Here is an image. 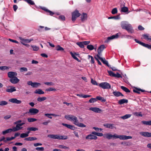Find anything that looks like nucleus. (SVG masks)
<instances>
[{
	"instance_id": "c756f323",
	"label": "nucleus",
	"mask_w": 151,
	"mask_h": 151,
	"mask_svg": "<svg viewBox=\"0 0 151 151\" xmlns=\"http://www.w3.org/2000/svg\"><path fill=\"white\" fill-rule=\"evenodd\" d=\"M34 93L39 94H44V92L42 89H38L35 90L34 91Z\"/></svg>"
},
{
	"instance_id": "864d4df0",
	"label": "nucleus",
	"mask_w": 151,
	"mask_h": 151,
	"mask_svg": "<svg viewBox=\"0 0 151 151\" xmlns=\"http://www.w3.org/2000/svg\"><path fill=\"white\" fill-rule=\"evenodd\" d=\"M117 12V10L116 8H115L112 9L111 11V13L112 14H114Z\"/></svg>"
},
{
	"instance_id": "cd10ccee",
	"label": "nucleus",
	"mask_w": 151,
	"mask_h": 151,
	"mask_svg": "<svg viewBox=\"0 0 151 151\" xmlns=\"http://www.w3.org/2000/svg\"><path fill=\"white\" fill-rule=\"evenodd\" d=\"M128 102V100L127 99H123L119 100L118 101V103L119 104H122L124 103H127Z\"/></svg>"
},
{
	"instance_id": "9d476101",
	"label": "nucleus",
	"mask_w": 151,
	"mask_h": 151,
	"mask_svg": "<svg viewBox=\"0 0 151 151\" xmlns=\"http://www.w3.org/2000/svg\"><path fill=\"white\" fill-rule=\"evenodd\" d=\"M9 81L13 84H16L19 81V80L16 76L15 77L10 78Z\"/></svg>"
},
{
	"instance_id": "aec40b11",
	"label": "nucleus",
	"mask_w": 151,
	"mask_h": 151,
	"mask_svg": "<svg viewBox=\"0 0 151 151\" xmlns=\"http://www.w3.org/2000/svg\"><path fill=\"white\" fill-rule=\"evenodd\" d=\"M73 123L75 125L81 127H85L86 126L83 123H79L77 119V121H75V122Z\"/></svg>"
},
{
	"instance_id": "a211bd4d",
	"label": "nucleus",
	"mask_w": 151,
	"mask_h": 151,
	"mask_svg": "<svg viewBox=\"0 0 151 151\" xmlns=\"http://www.w3.org/2000/svg\"><path fill=\"white\" fill-rule=\"evenodd\" d=\"M62 124L63 126L67 128L70 129L71 130H74L76 129V127L74 126L63 123H62Z\"/></svg>"
},
{
	"instance_id": "dca6fc26",
	"label": "nucleus",
	"mask_w": 151,
	"mask_h": 151,
	"mask_svg": "<svg viewBox=\"0 0 151 151\" xmlns=\"http://www.w3.org/2000/svg\"><path fill=\"white\" fill-rule=\"evenodd\" d=\"M105 48H106V47L104 45H100L99 47L97 50V52L98 53V54L97 55H100L102 51H103Z\"/></svg>"
},
{
	"instance_id": "c85d7f7f",
	"label": "nucleus",
	"mask_w": 151,
	"mask_h": 151,
	"mask_svg": "<svg viewBox=\"0 0 151 151\" xmlns=\"http://www.w3.org/2000/svg\"><path fill=\"white\" fill-rule=\"evenodd\" d=\"M96 99H97V101L98 100H100L102 102H105L106 101V99L100 96H97L96 97Z\"/></svg>"
},
{
	"instance_id": "69168bd1",
	"label": "nucleus",
	"mask_w": 151,
	"mask_h": 151,
	"mask_svg": "<svg viewBox=\"0 0 151 151\" xmlns=\"http://www.w3.org/2000/svg\"><path fill=\"white\" fill-rule=\"evenodd\" d=\"M45 116L50 119H52V118L51 116H52V114H45Z\"/></svg>"
},
{
	"instance_id": "b1692460",
	"label": "nucleus",
	"mask_w": 151,
	"mask_h": 151,
	"mask_svg": "<svg viewBox=\"0 0 151 151\" xmlns=\"http://www.w3.org/2000/svg\"><path fill=\"white\" fill-rule=\"evenodd\" d=\"M40 7V8L42 10L45 11L49 13L50 14L49 15H50L52 16L54 14L53 12L47 9L45 7Z\"/></svg>"
},
{
	"instance_id": "052dcab7",
	"label": "nucleus",
	"mask_w": 151,
	"mask_h": 151,
	"mask_svg": "<svg viewBox=\"0 0 151 151\" xmlns=\"http://www.w3.org/2000/svg\"><path fill=\"white\" fill-rule=\"evenodd\" d=\"M20 71L21 72L26 71H27V69L25 67H22L20 68Z\"/></svg>"
},
{
	"instance_id": "7ed1b4c3",
	"label": "nucleus",
	"mask_w": 151,
	"mask_h": 151,
	"mask_svg": "<svg viewBox=\"0 0 151 151\" xmlns=\"http://www.w3.org/2000/svg\"><path fill=\"white\" fill-rule=\"evenodd\" d=\"M81 14L79 13V11L76 9L72 13V20L73 22H74L76 18L81 15Z\"/></svg>"
},
{
	"instance_id": "5701e85b",
	"label": "nucleus",
	"mask_w": 151,
	"mask_h": 151,
	"mask_svg": "<svg viewBox=\"0 0 151 151\" xmlns=\"http://www.w3.org/2000/svg\"><path fill=\"white\" fill-rule=\"evenodd\" d=\"M135 89H134L133 90V91L134 93H135L138 94H140V91H141L142 92H143L145 91V90L142 89L141 88H135Z\"/></svg>"
},
{
	"instance_id": "f3484780",
	"label": "nucleus",
	"mask_w": 151,
	"mask_h": 151,
	"mask_svg": "<svg viewBox=\"0 0 151 151\" xmlns=\"http://www.w3.org/2000/svg\"><path fill=\"white\" fill-rule=\"evenodd\" d=\"M125 29L129 33H132L134 32V31L131 24L129 25L128 27L125 28Z\"/></svg>"
},
{
	"instance_id": "473e14b6",
	"label": "nucleus",
	"mask_w": 151,
	"mask_h": 151,
	"mask_svg": "<svg viewBox=\"0 0 151 151\" xmlns=\"http://www.w3.org/2000/svg\"><path fill=\"white\" fill-rule=\"evenodd\" d=\"M141 122L144 124L151 125V120L148 121H142Z\"/></svg>"
},
{
	"instance_id": "6e6d98bb",
	"label": "nucleus",
	"mask_w": 151,
	"mask_h": 151,
	"mask_svg": "<svg viewBox=\"0 0 151 151\" xmlns=\"http://www.w3.org/2000/svg\"><path fill=\"white\" fill-rule=\"evenodd\" d=\"M29 136V135H27L26 133H23L21 134L20 137L21 138H23L27 137Z\"/></svg>"
},
{
	"instance_id": "412c9836",
	"label": "nucleus",
	"mask_w": 151,
	"mask_h": 151,
	"mask_svg": "<svg viewBox=\"0 0 151 151\" xmlns=\"http://www.w3.org/2000/svg\"><path fill=\"white\" fill-rule=\"evenodd\" d=\"M86 139H94L96 140L97 139V136L93 135L92 134H90L88 135L86 137Z\"/></svg>"
},
{
	"instance_id": "e433bc0d",
	"label": "nucleus",
	"mask_w": 151,
	"mask_h": 151,
	"mask_svg": "<svg viewBox=\"0 0 151 151\" xmlns=\"http://www.w3.org/2000/svg\"><path fill=\"white\" fill-rule=\"evenodd\" d=\"M56 50L57 51H63L64 50V49L59 45H58L55 47Z\"/></svg>"
},
{
	"instance_id": "ea45409f",
	"label": "nucleus",
	"mask_w": 151,
	"mask_h": 151,
	"mask_svg": "<svg viewBox=\"0 0 151 151\" xmlns=\"http://www.w3.org/2000/svg\"><path fill=\"white\" fill-rule=\"evenodd\" d=\"M128 11V8L125 6H124L122 8L121 11L124 12H126Z\"/></svg>"
},
{
	"instance_id": "338daca9",
	"label": "nucleus",
	"mask_w": 151,
	"mask_h": 151,
	"mask_svg": "<svg viewBox=\"0 0 151 151\" xmlns=\"http://www.w3.org/2000/svg\"><path fill=\"white\" fill-rule=\"evenodd\" d=\"M44 84L46 85H48V86H53L54 85V83H53V82H45L44 83Z\"/></svg>"
},
{
	"instance_id": "20e7f679",
	"label": "nucleus",
	"mask_w": 151,
	"mask_h": 151,
	"mask_svg": "<svg viewBox=\"0 0 151 151\" xmlns=\"http://www.w3.org/2000/svg\"><path fill=\"white\" fill-rule=\"evenodd\" d=\"M99 86L104 89H109L111 87L110 84L106 82H102L100 83Z\"/></svg>"
},
{
	"instance_id": "f8f14e48",
	"label": "nucleus",
	"mask_w": 151,
	"mask_h": 151,
	"mask_svg": "<svg viewBox=\"0 0 151 151\" xmlns=\"http://www.w3.org/2000/svg\"><path fill=\"white\" fill-rule=\"evenodd\" d=\"M142 136L145 137H151V133L148 132H139Z\"/></svg>"
},
{
	"instance_id": "a19ab883",
	"label": "nucleus",
	"mask_w": 151,
	"mask_h": 151,
	"mask_svg": "<svg viewBox=\"0 0 151 151\" xmlns=\"http://www.w3.org/2000/svg\"><path fill=\"white\" fill-rule=\"evenodd\" d=\"M46 99L47 98L46 97H39L37 99V100L38 101L41 102L46 100Z\"/></svg>"
},
{
	"instance_id": "de8ad7c7",
	"label": "nucleus",
	"mask_w": 151,
	"mask_h": 151,
	"mask_svg": "<svg viewBox=\"0 0 151 151\" xmlns=\"http://www.w3.org/2000/svg\"><path fill=\"white\" fill-rule=\"evenodd\" d=\"M59 147L61 149H63L65 150L69 149V148L68 147L62 145H59Z\"/></svg>"
},
{
	"instance_id": "4d7b16f0",
	"label": "nucleus",
	"mask_w": 151,
	"mask_h": 151,
	"mask_svg": "<svg viewBox=\"0 0 151 151\" xmlns=\"http://www.w3.org/2000/svg\"><path fill=\"white\" fill-rule=\"evenodd\" d=\"M25 1L30 5H33L35 4L34 2L31 0H25Z\"/></svg>"
},
{
	"instance_id": "f257e3e1",
	"label": "nucleus",
	"mask_w": 151,
	"mask_h": 151,
	"mask_svg": "<svg viewBox=\"0 0 151 151\" xmlns=\"http://www.w3.org/2000/svg\"><path fill=\"white\" fill-rule=\"evenodd\" d=\"M98 136L101 137L103 136L105 138H106L108 139H115L119 138L122 140H126L129 139H132V137L131 136H127L125 135H117L115 133L112 135L111 134L109 133L104 134L103 135V134L102 133L97 132L96 135Z\"/></svg>"
},
{
	"instance_id": "c9c22d12",
	"label": "nucleus",
	"mask_w": 151,
	"mask_h": 151,
	"mask_svg": "<svg viewBox=\"0 0 151 151\" xmlns=\"http://www.w3.org/2000/svg\"><path fill=\"white\" fill-rule=\"evenodd\" d=\"M41 85V84L39 83L34 82L33 83L32 87L33 88H37Z\"/></svg>"
},
{
	"instance_id": "7c9ffc66",
	"label": "nucleus",
	"mask_w": 151,
	"mask_h": 151,
	"mask_svg": "<svg viewBox=\"0 0 151 151\" xmlns=\"http://www.w3.org/2000/svg\"><path fill=\"white\" fill-rule=\"evenodd\" d=\"M37 139V138L34 137H29L25 138L24 140L27 141H33Z\"/></svg>"
},
{
	"instance_id": "13d9d810",
	"label": "nucleus",
	"mask_w": 151,
	"mask_h": 151,
	"mask_svg": "<svg viewBox=\"0 0 151 151\" xmlns=\"http://www.w3.org/2000/svg\"><path fill=\"white\" fill-rule=\"evenodd\" d=\"M58 19L63 21H65V17L64 16L61 15L59 17Z\"/></svg>"
},
{
	"instance_id": "3c124183",
	"label": "nucleus",
	"mask_w": 151,
	"mask_h": 151,
	"mask_svg": "<svg viewBox=\"0 0 151 151\" xmlns=\"http://www.w3.org/2000/svg\"><path fill=\"white\" fill-rule=\"evenodd\" d=\"M97 101L96 98H92L90 99L89 101V102L90 103H93Z\"/></svg>"
},
{
	"instance_id": "c03bdc74",
	"label": "nucleus",
	"mask_w": 151,
	"mask_h": 151,
	"mask_svg": "<svg viewBox=\"0 0 151 151\" xmlns=\"http://www.w3.org/2000/svg\"><path fill=\"white\" fill-rule=\"evenodd\" d=\"M8 102L4 101H0V106H4L7 105Z\"/></svg>"
},
{
	"instance_id": "f704fd0d",
	"label": "nucleus",
	"mask_w": 151,
	"mask_h": 151,
	"mask_svg": "<svg viewBox=\"0 0 151 151\" xmlns=\"http://www.w3.org/2000/svg\"><path fill=\"white\" fill-rule=\"evenodd\" d=\"M121 88L122 90L126 92L129 93L130 92V91L128 88L124 86H121Z\"/></svg>"
},
{
	"instance_id": "603ef678",
	"label": "nucleus",
	"mask_w": 151,
	"mask_h": 151,
	"mask_svg": "<svg viewBox=\"0 0 151 151\" xmlns=\"http://www.w3.org/2000/svg\"><path fill=\"white\" fill-rule=\"evenodd\" d=\"M56 90L54 88L50 87L45 90V91H56Z\"/></svg>"
},
{
	"instance_id": "4468645a",
	"label": "nucleus",
	"mask_w": 151,
	"mask_h": 151,
	"mask_svg": "<svg viewBox=\"0 0 151 151\" xmlns=\"http://www.w3.org/2000/svg\"><path fill=\"white\" fill-rule=\"evenodd\" d=\"M131 24H128V22L126 21H123L121 22V25L122 29H125L127 27H128L129 25Z\"/></svg>"
},
{
	"instance_id": "9b49d317",
	"label": "nucleus",
	"mask_w": 151,
	"mask_h": 151,
	"mask_svg": "<svg viewBox=\"0 0 151 151\" xmlns=\"http://www.w3.org/2000/svg\"><path fill=\"white\" fill-rule=\"evenodd\" d=\"M104 127L106 128L113 129L114 128L116 129V127L114 124H103Z\"/></svg>"
},
{
	"instance_id": "0eeeda50",
	"label": "nucleus",
	"mask_w": 151,
	"mask_h": 151,
	"mask_svg": "<svg viewBox=\"0 0 151 151\" xmlns=\"http://www.w3.org/2000/svg\"><path fill=\"white\" fill-rule=\"evenodd\" d=\"M134 40L137 43L149 49H151V45H149L147 44H145L136 39H134Z\"/></svg>"
},
{
	"instance_id": "09e8293b",
	"label": "nucleus",
	"mask_w": 151,
	"mask_h": 151,
	"mask_svg": "<svg viewBox=\"0 0 151 151\" xmlns=\"http://www.w3.org/2000/svg\"><path fill=\"white\" fill-rule=\"evenodd\" d=\"M35 149L37 151H43L44 150V148L42 147H36Z\"/></svg>"
},
{
	"instance_id": "393cba45",
	"label": "nucleus",
	"mask_w": 151,
	"mask_h": 151,
	"mask_svg": "<svg viewBox=\"0 0 151 151\" xmlns=\"http://www.w3.org/2000/svg\"><path fill=\"white\" fill-rule=\"evenodd\" d=\"M16 125L15 127H14L12 128V131L14 132L17 131L21 129L22 128V127H20L18 124H16Z\"/></svg>"
},
{
	"instance_id": "0e129e2a",
	"label": "nucleus",
	"mask_w": 151,
	"mask_h": 151,
	"mask_svg": "<svg viewBox=\"0 0 151 151\" xmlns=\"http://www.w3.org/2000/svg\"><path fill=\"white\" fill-rule=\"evenodd\" d=\"M88 58H91V63H94V59L90 55H88Z\"/></svg>"
},
{
	"instance_id": "39448f33",
	"label": "nucleus",
	"mask_w": 151,
	"mask_h": 151,
	"mask_svg": "<svg viewBox=\"0 0 151 151\" xmlns=\"http://www.w3.org/2000/svg\"><path fill=\"white\" fill-rule=\"evenodd\" d=\"M65 118L67 119L74 122L77 121V117L72 115H66L65 116Z\"/></svg>"
},
{
	"instance_id": "1a4fd4ad",
	"label": "nucleus",
	"mask_w": 151,
	"mask_h": 151,
	"mask_svg": "<svg viewBox=\"0 0 151 151\" xmlns=\"http://www.w3.org/2000/svg\"><path fill=\"white\" fill-rule=\"evenodd\" d=\"M7 74L8 77L10 79L17 76V74L16 72L10 71Z\"/></svg>"
},
{
	"instance_id": "49530a36",
	"label": "nucleus",
	"mask_w": 151,
	"mask_h": 151,
	"mask_svg": "<svg viewBox=\"0 0 151 151\" xmlns=\"http://www.w3.org/2000/svg\"><path fill=\"white\" fill-rule=\"evenodd\" d=\"M9 69V67L8 66H4L0 67V70H7Z\"/></svg>"
},
{
	"instance_id": "f03ea898",
	"label": "nucleus",
	"mask_w": 151,
	"mask_h": 151,
	"mask_svg": "<svg viewBox=\"0 0 151 151\" xmlns=\"http://www.w3.org/2000/svg\"><path fill=\"white\" fill-rule=\"evenodd\" d=\"M47 137L52 139H58L65 140L68 139V137L66 135H60L58 134H49Z\"/></svg>"
},
{
	"instance_id": "8fccbe9b",
	"label": "nucleus",
	"mask_w": 151,
	"mask_h": 151,
	"mask_svg": "<svg viewBox=\"0 0 151 151\" xmlns=\"http://www.w3.org/2000/svg\"><path fill=\"white\" fill-rule=\"evenodd\" d=\"M142 36L143 37V38L145 39H147V40H151V38H149L148 36L146 34H144L142 35Z\"/></svg>"
},
{
	"instance_id": "6ab92c4d",
	"label": "nucleus",
	"mask_w": 151,
	"mask_h": 151,
	"mask_svg": "<svg viewBox=\"0 0 151 151\" xmlns=\"http://www.w3.org/2000/svg\"><path fill=\"white\" fill-rule=\"evenodd\" d=\"M89 110L92 111L96 113H100L101 110L97 107H91L89 108Z\"/></svg>"
},
{
	"instance_id": "37998d69",
	"label": "nucleus",
	"mask_w": 151,
	"mask_h": 151,
	"mask_svg": "<svg viewBox=\"0 0 151 151\" xmlns=\"http://www.w3.org/2000/svg\"><path fill=\"white\" fill-rule=\"evenodd\" d=\"M27 120L29 122H31L37 121V119L34 118H28Z\"/></svg>"
},
{
	"instance_id": "6e6552de",
	"label": "nucleus",
	"mask_w": 151,
	"mask_h": 151,
	"mask_svg": "<svg viewBox=\"0 0 151 151\" xmlns=\"http://www.w3.org/2000/svg\"><path fill=\"white\" fill-rule=\"evenodd\" d=\"M96 56L99 59H100L102 62V63L106 65L109 68H110V65L109 64L108 61L106 60L105 59V58L103 59V58L101 57L99 55H97Z\"/></svg>"
},
{
	"instance_id": "2eb2a0df",
	"label": "nucleus",
	"mask_w": 151,
	"mask_h": 151,
	"mask_svg": "<svg viewBox=\"0 0 151 151\" xmlns=\"http://www.w3.org/2000/svg\"><path fill=\"white\" fill-rule=\"evenodd\" d=\"M9 101L11 102L17 104H19L22 102L21 101L18 100L16 98L11 99L9 100Z\"/></svg>"
},
{
	"instance_id": "79ce46f5",
	"label": "nucleus",
	"mask_w": 151,
	"mask_h": 151,
	"mask_svg": "<svg viewBox=\"0 0 151 151\" xmlns=\"http://www.w3.org/2000/svg\"><path fill=\"white\" fill-rule=\"evenodd\" d=\"M87 48L89 50H92L94 49V47L93 45H87Z\"/></svg>"
},
{
	"instance_id": "e2e57ef3",
	"label": "nucleus",
	"mask_w": 151,
	"mask_h": 151,
	"mask_svg": "<svg viewBox=\"0 0 151 151\" xmlns=\"http://www.w3.org/2000/svg\"><path fill=\"white\" fill-rule=\"evenodd\" d=\"M108 73L109 76H111L114 77V76L115 73H114L113 72L111 71H108Z\"/></svg>"
},
{
	"instance_id": "bb28decb",
	"label": "nucleus",
	"mask_w": 151,
	"mask_h": 151,
	"mask_svg": "<svg viewBox=\"0 0 151 151\" xmlns=\"http://www.w3.org/2000/svg\"><path fill=\"white\" fill-rule=\"evenodd\" d=\"M10 88L7 89L6 90V91L8 92L12 93L14 91H16V89L15 88V87L10 86Z\"/></svg>"
},
{
	"instance_id": "72a5a7b5",
	"label": "nucleus",
	"mask_w": 151,
	"mask_h": 151,
	"mask_svg": "<svg viewBox=\"0 0 151 151\" xmlns=\"http://www.w3.org/2000/svg\"><path fill=\"white\" fill-rule=\"evenodd\" d=\"M131 115V114H127L124 116H121V118L123 119H125L130 117Z\"/></svg>"
},
{
	"instance_id": "a18cd8bd",
	"label": "nucleus",
	"mask_w": 151,
	"mask_h": 151,
	"mask_svg": "<svg viewBox=\"0 0 151 151\" xmlns=\"http://www.w3.org/2000/svg\"><path fill=\"white\" fill-rule=\"evenodd\" d=\"M133 114L134 115L136 116H137L142 117V115L141 114V113L140 112H136L134 113Z\"/></svg>"
},
{
	"instance_id": "a878e982",
	"label": "nucleus",
	"mask_w": 151,
	"mask_h": 151,
	"mask_svg": "<svg viewBox=\"0 0 151 151\" xmlns=\"http://www.w3.org/2000/svg\"><path fill=\"white\" fill-rule=\"evenodd\" d=\"M114 96L116 97H119V96H124L119 91H114L113 93Z\"/></svg>"
},
{
	"instance_id": "58836bf2",
	"label": "nucleus",
	"mask_w": 151,
	"mask_h": 151,
	"mask_svg": "<svg viewBox=\"0 0 151 151\" xmlns=\"http://www.w3.org/2000/svg\"><path fill=\"white\" fill-rule=\"evenodd\" d=\"M76 44L81 48H83L84 47L83 42H77L76 43Z\"/></svg>"
},
{
	"instance_id": "680f3d73",
	"label": "nucleus",
	"mask_w": 151,
	"mask_h": 151,
	"mask_svg": "<svg viewBox=\"0 0 151 151\" xmlns=\"http://www.w3.org/2000/svg\"><path fill=\"white\" fill-rule=\"evenodd\" d=\"M32 47L34 51H37L39 49V47L36 46H32Z\"/></svg>"
},
{
	"instance_id": "5fc2aeb1",
	"label": "nucleus",
	"mask_w": 151,
	"mask_h": 151,
	"mask_svg": "<svg viewBox=\"0 0 151 151\" xmlns=\"http://www.w3.org/2000/svg\"><path fill=\"white\" fill-rule=\"evenodd\" d=\"M33 39H27L23 40V41L24 42L26 43H29L31 41H32Z\"/></svg>"
},
{
	"instance_id": "4be33fe9",
	"label": "nucleus",
	"mask_w": 151,
	"mask_h": 151,
	"mask_svg": "<svg viewBox=\"0 0 151 151\" xmlns=\"http://www.w3.org/2000/svg\"><path fill=\"white\" fill-rule=\"evenodd\" d=\"M81 20L83 22L87 19V14L83 13L81 16Z\"/></svg>"
},
{
	"instance_id": "774afa93",
	"label": "nucleus",
	"mask_w": 151,
	"mask_h": 151,
	"mask_svg": "<svg viewBox=\"0 0 151 151\" xmlns=\"http://www.w3.org/2000/svg\"><path fill=\"white\" fill-rule=\"evenodd\" d=\"M114 77L117 78H122V76L117 72L116 74H115Z\"/></svg>"
},
{
	"instance_id": "2f4dec72",
	"label": "nucleus",
	"mask_w": 151,
	"mask_h": 151,
	"mask_svg": "<svg viewBox=\"0 0 151 151\" xmlns=\"http://www.w3.org/2000/svg\"><path fill=\"white\" fill-rule=\"evenodd\" d=\"M12 131V129H9L2 132V133L3 135H5L7 133L11 132Z\"/></svg>"
},
{
	"instance_id": "bf43d9fd",
	"label": "nucleus",
	"mask_w": 151,
	"mask_h": 151,
	"mask_svg": "<svg viewBox=\"0 0 151 151\" xmlns=\"http://www.w3.org/2000/svg\"><path fill=\"white\" fill-rule=\"evenodd\" d=\"M109 19H119V15H117L116 16L109 17L108 18Z\"/></svg>"
},
{
	"instance_id": "423d86ee",
	"label": "nucleus",
	"mask_w": 151,
	"mask_h": 151,
	"mask_svg": "<svg viewBox=\"0 0 151 151\" xmlns=\"http://www.w3.org/2000/svg\"><path fill=\"white\" fill-rule=\"evenodd\" d=\"M39 112L38 109L35 108H31L29 109V111L26 112L25 114H30L31 115H33Z\"/></svg>"
},
{
	"instance_id": "ddd939ff",
	"label": "nucleus",
	"mask_w": 151,
	"mask_h": 151,
	"mask_svg": "<svg viewBox=\"0 0 151 151\" xmlns=\"http://www.w3.org/2000/svg\"><path fill=\"white\" fill-rule=\"evenodd\" d=\"M120 34V33H117L115 35H113L110 37H107V42H108L109 40H112L114 39L117 38Z\"/></svg>"
},
{
	"instance_id": "4c0bfd02",
	"label": "nucleus",
	"mask_w": 151,
	"mask_h": 151,
	"mask_svg": "<svg viewBox=\"0 0 151 151\" xmlns=\"http://www.w3.org/2000/svg\"><path fill=\"white\" fill-rule=\"evenodd\" d=\"M27 129L28 131H35L38 130L37 128L34 127H30L27 128Z\"/></svg>"
}]
</instances>
